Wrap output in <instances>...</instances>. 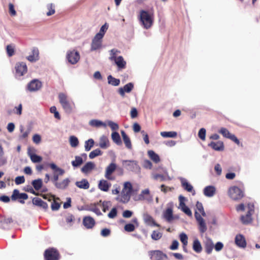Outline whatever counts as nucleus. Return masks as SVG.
<instances>
[{
	"instance_id": "1",
	"label": "nucleus",
	"mask_w": 260,
	"mask_h": 260,
	"mask_svg": "<svg viewBox=\"0 0 260 260\" xmlns=\"http://www.w3.org/2000/svg\"><path fill=\"white\" fill-rule=\"evenodd\" d=\"M206 214L202 204L198 201L196 205L194 217L199 225L200 233H204L207 230V226L203 217H206Z\"/></svg>"
},
{
	"instance_id": "2",
	"label": "nucleus",
	"mask_w": 260,
	"mask_h": 260,
	"mask_svg": "<svg viewBox=\"0 0 260 260\" xmlns=\"http://www.w3.org/2000/svg\"><path fill=\"white\" fill-rule=\"evenodd\" d=\"M141 25L145 29L150 28L154 22L153 13L146 10H141L139 15Z\"/></svg>"
},
{
	"instance_id": "3",
	"label": "nucleus",
	"mask_w": 260,
	"mask_h": 260,
	"mask_svg": "<svg viewBox=\"0 0 260 260\" xmlns=\"http://www.w3.org/2000/svg\"><path fill=\"white\" fill-rule=\"evenodd\" d=\"M133 192V186L132 183L129 181L125 182L123 183V188L116 200L122 203H127L131 198Z\"/></svg>"
},
{
	"instance_id": "4",
	"label": "nucleus",
	"mask_w": 260,
	"mask_h": 260,
	"mask_svg": "<svg viewBox=\"0 0 260 260\" xmlns=\"http://www.w3.org/2000/svg\"><path fill=\"white\" fill-rule=\"evenodd\" d=\"M59 103L66 113H71L75 108V104L73 102H70L68 96L64 93L60 92L58 94Z\"/></svg>"
},
{
	"instance_id": "5",
	"label": "nucleus",
	"mask_w": 260,
	"mask_h": 260,
	"mask_svg": "<svg viewBox=\"0 0 260 260\" xmlns=\"http://www.w3.org/2000/svg\"><path fill=\"white\" fill-rule=\"evenodd\" d=\"M228 194L231 199L235 201L240 200L244 196L243 191L240 188L236 186H233L229 188Z\"/></svg>"
},
{
	"instance_id": "6",
	"label": "nucleus",
	"mask_w": 260,
	"mask_h": 260,
	"mask_svg": "<svg viewBox=\"0 0 260 260\" xmlns=\"http://www.w3.org/2000/svg\"><path fill=\"white\" fill-rule=\"evenodd\" d=\"M67 59L72 64H76L80 58L79 52L75 49L68 50L66 55Z\"/></svg>"
},
{
	"instance_id": "7",
	"label": "nucleus",
	"mask_w": 260,
	"mask_h": 260,
	"mask_svg": "<svg viewBox=\"0 0 260 260\" xmlns=\"http://www.w3.org/2000/svg\"><path fill=\"white\" fill-rule=\"evenodd\" d=\"M254 205L252 203H249L247 204V211L246 215H242L241 216V220L244 224H248L251 222L252 218L251 215L254 212Z\"/></svg>"
},
{
	"instance_id": "8",
	"label": "nucleus",
	"mask_w": 260,
	"mask_h": 260,
	"mask_svg": "<svg viewBox=\"0 0 260 260\" xmlns=\"http://www.w3.org/2000/svg\"><path fill=\"white\" fill-rule=\"evenodd\" d=\"M123 165H125L127 167V169L135 173L140 172V167L136 160H123Z\"/></svg>"
},
{
	"instance_id": "9",
	"label": "nucleus",
	"mask_w": 260,
	"mask_h": 260,
	"mask_svg": "<svg viewBox=\"0 0 260 260\" xmlns=\"http://www.w3.org/2000/svg\"><path fill=\"white\" fill-rule=\"evenodd\" d=\"M28 199V195L25 193H20L18 189H14L11 196V199L12 201H16L19 200V202L21 204H24V200Z\"/></svg>"
},
{
	"instance_id": "10",
	"label": "nucleus",
	"mask_w": 260,
	"mask_h": 260,
	"mask_svg": "<svg viewBox=\"0 0 260 260\" xmlns=\"http://www.w3.org/2000/svg\"><path fill=\"white\" fill-rule=\"evenodd\" d=\"M102 39L103 38L100 35H95L91 44V51H95L102 48Z\"/></svg>"
},
{
	"instance_id": "11",
	"label": "nucleus",
	"mask_w": 260,
	"mask_h": 260,
	"mask_svg": "<svg viewBox=\"0 0 260 260\" xmlns=\"http://www.w3.org/2000/svg\"><path fill=\"white\" fill-rule=\"evenodd\" d=\"M44 256L46 260H58L59 259V254L57 251L54 248L46 250Z\"/></svg>"
},
{
	"instance_id": "12",
	"label": "nucleus",
	"mask_w": 260,
	"mask_h": 260,
	"mask_svg": "<svg viewBox=\"0 0 260 260\" xmlns=\"http://www.w3.org/2000/svg\"><path fill=\"white\" fill-rule=\"evenodd\" d=\"M16 75L17 76H22L26 73L27 68L26 63L20 62L16 63L15 66Z\"/></svg>"
},
{
	"instance_id": "13",
	"label": "nucleus",
	"mask_w": 260,
	"mask_h": 260,
	"mask_svg": "<svg viewBox=\"0 0 260 260\" xmlns=\"http://www.w3.org/2000/svg\"><path fill=\"white\" fill-rule=\"evenodd\" d=\"M134 85L129 82L125 84L123 87H120L118 90V92L122 98H124L126 93H130L134 89Z\"/></svg>"
},
{
	"instance_id": "14",
	"label": "nucleus",
	"mask_w": 260,
	"mask_h": 260,
	"mask_svg": "<svg viewBox=\"0 0 260 260\" xmlns=\"http://www.w3.org/2000/svg\"><path fill=\"white\" fill-rule=\"evenodd\" d=\"M116 165L115 163H111L106 169L105 177L109 180H114V178L112 176V173L116 169Z\"/></svg>"
},
{
	"instance_id": "15",
	"label": "nucleus",
	"mask_w": 260,
	"mask_h": 260,
	"mask_svg": "<svg viewBox=\"0 0 260 260\" xmlns=\"http://www.w3.org/2000/svg\"><path fill=\"white\" fill-rule=\"evenodd\" d=\"M149 253L151 260H167L166 255L160 251H151Z\"/></svg>"
},
{
	"instance_id": "16",
	"label": "nucleus",
	"mask_w": 260,
	"mask_h": 260,
	"mask_svg": "<svg viewBox=\"0 0 260 260\" xmlns=\"http://www.w3.org/2000/svg\"><path fill=\"white\" fill-rule=\"evenodd\" d=\"M41 87V82L37 79H34L27 85V89L30 92H34L39 90Z\"/></svg>"
},
{
	"instance_id": "17",
	"label": "nucleus",
	"mask_w": 260,
	"mask_h": 260,
	"mask_svg": "<svg viewBox=\"0 0 260 260\" xmlns=\"http://www.w3.org/2000/svg\"><path fill=\"white\" fill-rule=\"evenodd\" d=\"M143 219L144 223L147 225L159 227V224L156 223L153 217L148 213L143 214Z\"/></svg>"
},
{
	"instance_id": "18",
	"label": "nucleus",
	"mask_w": 260,
	"mask_h": 260,
	"mask_svg": "<svg viewBox=\"0 0 260 260\" xmlns=\"http://www.w3.org/2000/svg\"><path fill=\"white\" fill-rule=\"evenodd\" d=\"M135 201L146 200L148 202L152 201V197L150 196V191L148 189H145L141 192L138 197L134 199Z\"/></svg>"
},
{
	"instance_id": "19",
	"label": "nucleus",
	"mask_w": 260,
	"mask_h": 260,
	"mask_svg": "<svg viewBox=\"0 0 260 260\" xmlns=\"http://www.w3.org/2000/svg\"><path fill=\"white\" fill-rule=\"evenodd\" d=\"M219 132L222 134L223 137L231 139L237 144H239L240 142L237 137L234 135L231 134L226 128L222 127L220 128Z\"/></svg>"
},
{
	"instance_id": "20",
	"label": "nucleus",
	"mask_w": 260,
	"mask_h": 260,
	"mask_svg": "<svg viewBox=\"0 0 260 260\" xmlns=\"http://www.w3.org/2000/svg\"><path fill=\"white\" fill-rule=\"evenodd\" d=\"M27 154L30 157L31 161L34 163L40 162L42 160V157L35 154V149L28 148Z\"/></svg>"
},
{
	"instance_id": "21",
	"label": "nucleus",
	"mask_w": 260,
	"mask_h": 260,
	"mask_svg": "<svg viewBox=\"0 0 260 260\" xmlns=\"http://www.w3.org/2000/svg\"><path fill=\"white\" fill-rule=\"evenodd\" d=\"M26 58L30 62H34L39 59V49L34 47L32 49L31 54L28 55Z\"/></svg>"
},
{
	"instance_id": "22",
	"label": "nucleus",
	"mask_w": 260,
	"mask_h": 260,
	"mask_svg": "<svg viewBox=\"0 0 260 260\" xmlns=\"http://www.w3.org/2000/svg\"><path fill=\"white\" fill-rule=\"evenodd\" d=\"M111 186V183L106 180L102 179L99 181L98 187L101 190L103 191H108Z\"/></svg>"
},
{
	"instance_id": "23",
	"label": "nucleus",
	"mask_w": 260,
	"mask_h": 260,
	"mask_svg": "<svg viewBox=\"0 0 260 260\" xmlns=\"http://www.w3.org/2000/svg\"><path fill=\"white\" fill-rule=\"evenodd\" d=\"M208 146L217 151H222L224 150V148L223 143L221 141L217 142L212 141L208 144Z\"/></svg>"
},
{
	"instance_id": "24",
	"label": "nucleus",
	"mask_w": 260,
	"mask_h": 260,
	"mask_svg": "<svg viewBox=\"0 0 260 260\" xmlns=\"http://www.w3.org/2000/svg\"><path fill=\"white\" fill-rule=\"evenodd\" d=\"M94 219L90 216H85L83 219V224L88 229H92L95 225Z\"/></svg>"
},
{
	"instance_id": "25",
	"label": "nucleus",
	"mask_w": 260,
	"mask_h": 260,
	"mask_svg": "<svg viewBox=\"0 0 260 260\" xmlns=\"http://www.w3.org/2000/svg\"><path fill=\"white\" fill-rule=\"evenodd\" d=\"M98 145L102 149H106L110 146V142L108 138L105 136L102 135L99 139V143Z\"/></svg>"
},
{
	"instance_id": "26",
	"label": "nucleus",
	"mask_w": 260,
	"mask_h": 260,
	"mask_svg": "<svg viewBox=\"0 0 260 260\" xmlns=\"http://www.w3.org/2000/svg\"><path fill=\"white\" fill-rule=\"evenodd\" d=\"M235 243L237 246L241 248L246 246V242L244 237L241 234L237 235L235 237Z\"/></svg>"
},
{
	"instance_id": "27",
	"label": "nucleus",
	"mask_w": 260,
	"mask_h": 260,
	"mask_svg": "<svg viewBox=\"0 0 260 260\" xmlns=\"http://www.w3.org/2000/svg\"><path fill=\"white\" fill-rule=\"evenodd\" d=\"M112 58H114L115 63L119 69H123L125 68L126 61L124 60L122 56H119L116 58H114V57H112Z\"/></svg>"
},
{
	"instance_id": "28",
	"label": "nucleus",
	"mask_w": 260,
	"mask_h": 260,
	"mask_svg": "<svg viewBox=\"0 0 260 260\" xmlns=\"http://www.w3.org/2000/svg\"><path fill=\"white\" fill-rule=\"evenodd\" d=\"M95 167V164L89 161L86 163L81 169V171L84 174H88L90 173Z\"/></svg>"
},
{
	"instance_id": "29",
	"label": "nucleus",
	"mask_w": 260,
	"mask_h": 260,
	"mask_svg": "<svg viewBox=\"0 0 260 260\" xmlns=\"http://www.w3.org/2000/svg\"><path fill=\"white\" fill-rule=\"evenodd\" d=\"M162 215L164 218L169 222H171L174 219L173 210L171 208H168L164 211Z\"/></svg>"
},
{
	"instance_id": "30",
	"label": "nucleus",
	"mask_w": 260,
	"mask_h": 260,
	"mask_svg": "<svg viewBox=\"0 0 260 260\" xmlns=\"http://www.w3.org/2000/svg\"><path fill=\"white\" fill-rule=\"evenodd\" d=\"M215 187L211 185L206 186L204 189V194L205 196L207 197H213L215 194Z\"/></svg>"
},
{
	"instance_id": "31",
	"label": "nucleus",
	"mask_w": 260,
	"mask_h": 260,
	"mask_svg": "<svg viewBox=\"0 0 260 260\" xmlns=\"http://www.w3.org/2000/svg\"><path fill=\"white\" fill-rule=\"evenodd\" d=\"M32 203L34 205L39 206L46 210L48 208L47 204L44 202L42 199L39 198H34L32 199Z\"/></svg>"
},
{
	"instance_id": "32",
	"label": "nucleus",
	"mask_w": 260,
	"mask_h": 260,
	"mask_svg": "<svg viewBox=\"0 0 260 260\" xmlns=\"http://www.w3.org/2000/svg\"><path fill=\"white\" fill-rule=\"evenodd\" d=\"M180 180L181 182L182 187L188 192L193 191V194L195 193V191L193 190L192 186L187 181L186 179L183 178H180Z\"/></svg>"
},
{
	"instance_id": "33",
	"label": "nucleus",
	"mask_w": 260,
	"mask_h": 260,
	"mask_svg": "<svg viewBox=\"0 0 260 260\" xmlns=\"http://www.w3.org/2000/svg\"><path fill=\"white\" fill-rule=\"evenodd\" d=\"M205 247L206 252L208 254H210L212 252L214 247L213 242L211 239L209 238H207L206 239V241L205 242Z\"/></svg>"
},
{
	"instance_id": "34",
	"label": "nucleus",
	"mask_w": 260,
	"mask_h": 260,
	"mask_svg": "<svg viewBox=\"0 0 260 260\" xmlns=\"http://www.w3.org/2000/svg\"><path fill=\"white\" fill-rule=\"evenodd\" d=\"M70 180L69 178H66L60 182L55 183V187L59 189H65L69 185Z\"/></svg>"
},
{
	"instance_id": "35",
	"label": "nucleus",
	"mask_w": 260,
	"mask_h": 260,
	"mask_svg": "<svg viewBox=\"0 0 260 260\" xmlns=\"http://www.w3.org/2000/svg\"><path fill=\"white\" fill-rule=\"evenodd\" d=\"M75 184L78 187L81 189H87L89 187V183L85 179L76 182Z\"/></svg>"
},
{
	"instance_id": "36",
	"label": "nucleus",
	"mask_w": 260,
	"mask_h": 260,
	"mask_svg": "<svg viewBox=\"0 0 260 260\" xmlns=\"http://www.w3.org/2000/svg\"><path fill=\"white\" fill-rule=\"evenodd\" d=\"M111 138L113 141L117 145L122 144L120 136L117 132H113L111 134Z\"/></svg>"
},
{
	"instance_id": "37",
	"label": "nucleus",
	"mask_w": 260,
	"mask_h": 260,
	"mask_svg": "<svg viewBox=\"0 0 260 260\" xmlns=\"http://www.w3.org/2000/svg\"><path fill=\"white\" fill-rule=\"evenodd\" d=\"M148 155L150 158L155 163H158L160 161L159 156L153 150H148Z\"/></svg>"
},
{
	"instance_id": "38",
	"label": "nucleus",
	"mask_w": 260,
	"mask_h": 260,
	"mask_svg": "<svg viewBox=\"0 0 260 260\" xmlns=\"http://www.w3.org/2000/svg\"><path fill=\"white\" fill-rule=\"evenodd\" d=\"M107 79L108 84L112 86H117L120 84V80L115 78L111 75H109L107 77Z\"/></svg>"
},
{
	"instance_id": "39",
	"label": "nucleus",
	"mask_w": 260,
	"mask_h": 260,
	"mask_svg": "<svg viewBox=\"0 0 260 260\" xmlns=\"http://www.w3.org/2000/svg\"><path fill=\"white\" fill-rule=\"evenodd\" d=\"M89 124L92 126L100 127L103 126L106 127L107 125L106 123L97 119H92L89 121Z\"/></svg>"
},
{
	"instance_id": "40",
	"label": "nucleus",
	"mask_w": 260,
	"mask_h": 260,
	"mask_svg": "<svg viewBox=\"0 0 260 260\" xmlns=\"http://www.w3.org/2000/svg\"><path fill=\"white\" fill-rule=\"evenodd\" d=\"M83 162V160L82 157L79 156H76L75 160L72 161L71 164L74 168H78L80 167Z\"/></svg>"
},
{
	"instance_id": "41",
	"label": "nucleus",
	"mask_w": 260,
	"mask_h": 260,
	"mask_svg": "<svg viewBox=\"0 0 260 260\" xmlns=\"http://www.w3.org/2000/svg\"><path fill=\"white\" fill-rule=\"evenodd\" d=\"M192 248L193 250L197 253H200L201 252L202 247L201 243L198 239H196L194 240Z\"/></svg>"
},
{
	"instance_id": "42",
	"label": "nucleus",
	"mask_w": 260,
	"mask_h": 260,
	"mask_svg": "<svg viewBox=\"0 0 260 260\" xmlns=\"http://www.w3.org/2000/svg\"><path fill=\"white\" fill-rule=\"evenodd\" d=\"M31 184L36 190H39L42 187L43 181L41 179H36L32 181Z\"/></svg>"
},
{
	"instance_id": "43",
	"label": "nucleus",
	"mask_w": 260,
	"mask_h": 260,
	"mask_svg": "<svg viewBox=\"0 0 260 260\" xmlns=\"http://www.w3.org/2000/svg\"><path fill=\"white\" fill-rule=\"evenodd\" d=\"M160 134L164 138H175L177 135V133L174 131L161 132Z\"/></svg>"
},
{
	"instance_id": "44",
	"label": "nucleus",
	"mask_w": 260,
	"mask_h": 260,
	"mask_svg": "<svg viewBox=\"0 0 260 260\" xmlns=\"http://www.w3.org/2000/svg\"><path fill=\"white\" fill-rule=\"evenodd\" d=\"M179 238L183 244V248L185 249V247L188 244V237L187 235L185 233L182 232L180 234Z\"/></svg>"
},
{
	"instance_id": "45",
	"label": "nucleus",
	"mask_w": 260,
	"mask_h": 260,
	"mask_svg": "<svg viewBox=\"0 0 260 260\" xmlns=\"http://www.w3.org/2000/svg\"><path fill=\"white\" fill-rule=\"evenodd\" d=\"M49 166L52 170H54L55 172H57V174L59 175V176L62 175L64 173V171L63 169L58 167L54 163L50 164Z\"/></svg>"
},
{
	"instance_id": "46",
	"label": "nucleus",
	"mask_w": 260,
	"mask_h": 260,
	"mask_svg": "<svg viewBox=\"0 0 260 260\" xmlns=\"http://www.w3.org/2000/svg\"><path fill=\"white\" fill-rule=\"evenodd\" d=\"M69 142L72 147L75 148L79 145L78 139L76 137L74 136H71L70 137Z\"/></svg>"
},
{
	"instance_id": "47",
	"label": "nucleus",
	"mask_w": 260,
	"mask_h": 260,
	"mask_svg": "<svg viewBox=\"0 0 260 260\" xmlns=\"http://www.w3.org/2000/svg\"><path fill=\"white\" fill-rule=\"evenodd\" d=\"M94 141L92 139H89L85 142V150L86 151H89L91 148L93 146Z\"/></svg>"
},
{
	"instance_id": "48",
	"label": "nucleus",
	"mask_w": 260,
	"mask_h": 260,
	"mask_svg": "<svg viewBox=\"0 0 260 260\" xmlns=\"http://www.w3.org/2000/svg\"><path fill=\"white\" fill-rule=\"evenodd\" d=\"M151 238L154 240H158L162 237V233L158 231H153L151 235Z\"/></svg>"
},
{
	"instance_id": "49",
	"label": "nucleus",
	"mask_w": 260,
	"mask_h": 260,
	"mask_svg": "<svg viewBox=\"0 0 260 260\" xmlns=\"http://www.w3.org/2000/svg\"><path fill=\"white\" fill-rule=\"evenodd\" d=\"M102 154V152L99 149H96L93 151H92L89 155V157L90 159H93L94 157L101 155Z\"/></svg>"
},
{
	"instance_id": "50",
	"label": "nucleus",
	"mask_w": 260,
	"mask_h": 260,
	"mask_svg": "<svg viewBox=\"0 0 260 260\" xmlns=\"http://www.w3.org/2000/svg\"><path fill=\"white\" fill-rule=\"evenodd\" d=\"M50 112L51 113L54 114V116L55 118L57 119H60V116L59 115V112L57 111L56 108L55 106H52L50 108Z\"/></svg>"
},
{
	"instance_id": "51",
	"label": "nucleus",
	"mask_w": 260,
	"mask_h": 260,
	"mask_svg": "<svg viewBox=\"0 0 260 260\" xmlns=\"http://www.w3.org/2000/svg\"><path fill=\"white\" fill-rule=\"evenodd\" d=\"M107 124L112 131H116L119 129L118 124L111 120H108Z\"/></svg>"
},
{
	"instance_id": "52",
	"label": "nucleus",
	"mask_w": 260,
	"mask_h": 260,
	"mask_svg": "<svg viewBox=\"0 0 260 260\" xmlns=\"http://www.w3.org/2000/svg\"><path fill=\"white\" fill-rule=\"evenodd\" d=\"M122 139L126 147L129 149H131L132 148V143L131 140L128 137V136L125 137Z\"/></svg>"
},
{
	"instance_id": "53",
	"label": "nucleus",
	"mask_w": 260,
	"mask_h": 260,
	"mask_svg": "<svg viewBox=\"0 0 260 260\" xmlns=\"http://www.w3.org/2000/svg\"><path fill=\"white\" fill-rule=\"evenodd\" d=\"M108 25H107L106 23H105L101 27L99 32L97 33L96 35H100L101 36V37L103 38L105 32L108 29Z\"/></svg>"
},
{
	"instance_id": "54",
	"label": "nucleus",
	"mask_w": 260,
	"mask_h": 260,
	"mask_svg": "<svg viewBox=\"0 0 260 260\" xmlns=\"http://www.w3.org/2000/svg\"><path fill=\"white\" fill-rule=\"evenodd\" d=\"M206 131L204 128H202L200 129L198 136L202 140L204 141L206 138Z\"/></svg>"
},
{
	"instance_id": "55",
	"label": "nucleus",
	"mask_w": 260,
	"mask_h": 260,
	"mask_svg": "<svg viewBox=\"0 0 260 260\" xmlns=\"http://www.w3.org/2000/svg\"><path fill=\"white\" fill-rule=\"evenodd\" d=\"M111 205V203L110 201H104L102 203V206L103 207V211L106 212Z\"/></svg>"
},
{
	"instance_id": "56",
	"label": "nucleus",
	"mask_w": 260,
	"mask_h": 260,
	"mask_svg": "<svg viewBox=\"0 0 260 260\" xmlns=\"http://www.w3.org/2000/svg\"><path fill=\"white\" fill-rule=\"evenodd\" d=\"M117 214V210L116 208H113L110 212L108 213V216L109 218H114Z\"/></svg>"
},
{
	"instance_id": "57",
	"label": "nucleus",
	"mask_w": 260,
	"mask_h": 260,
	"mask_svg": "<svg viewBox=\"0 0 260 260\" xmlns=\"http://www.w3.org/2000/svg\"><path fill=\"white\" fill-rule=\"evenodd\" d=\"M124 229L125 231L131 232L135 230V227L134 224L132 223H128L125 225Z\"/></svg>"
},
{
	"instance_id": "58",
	"label": "nucleus",
	"mask_w": 260,
	"mask_h": 260,
	"mask_svg": "<svg viewBox=\"0 0 260 260\" xmlns=\"http://www.w3.org/2000/svg\"><path fill=\"white\" fill-rule=\"evenodd\" d=\"M47 9L49 10L46 14L47 16H51L55 13L54 7L52 4L47 5Z\"/></svg>"
},
{
	"instance_id": "59",
	"label": "nucleus",
	"mask_w": 260,
	"mask_h": 260,
	"mask_svg": "<svg viewBox=\"0 0 260 260\" xmlns=\"http://www.w3.org/2000/svg\"><path fill=\"white\" fill-rule=\"evenodd\" d=\"M16 184L19 185L24 183L25 178L23 176L16 177L15 179Z\"/></svg>"
},
{
	"instance_id": "60",
	"label": "nucleus",
	"mask_w": 260,
	"mask_h": 260,
	"mask_svg": "<svg viewBox=\"0 0 260 260\" xmlns=\"http://www.w3.org/2000/svg\"><path fill=\"white\" fill-rule=\"evenodd\" d=\"M152 178L155 180L160 179L161 181H164L166 180V178L162 175H160L158 174H154L152 173L151 174Z\"/></svg>"
},
{
	"instance_id": "61",
	"label": "nucleus",
	"mask_w": 260,
	"mask_h": 260,
	"mask_svg": "<svg viewBox=\"0 0 260 260\" xmlns=\"http://www.w3.org/2000/svg\"><path fill=\"white\" fill-rule=\"evenodd\" d=\"M179 208L181 210L182 209L184 208V207L186 206L184 203V202L185 201V198H184V197H183L182 196H180L179 197Z\"/></svg>"
},
{
	"instance_id": "62",
	"label": "nucleus",
	"mask_w": 260,
	"mask_h": 260,
	"mask_svg": "<svg viewBox=\"0 0 260 260\" xmlns=\"http://www.w3.org/2000/svg\"><path fill=\"white\" fill-rule=\"evenodd\" d=\"M110 57H109V59L111 61H114V58H112V57H114V58H116L118 56H116V54L117 52H118V51L116 49H113L110 50Z\"/></svg>"
},
{
	"instance_id": "63",
	"label": "nucleus",
	"mask_w": 260,
	"mask_h": 260,
	"mask_svg": "<svg viewBox=\"0 0 260 260\" xmlns=\"http://www.w3.org/2000/svg\"><path fill=\"white\" fill-rule=\"evenodd\" d=\"M110 230L109 229H104L101 231V235L104 237H108L110 234Z\"/></svg>"
},
{
	"instance_id": "64",
	"label": "nucleus",
	"mask_w": 260,
	"mask_h": 260,
	"mask_svg": "<svg viewBox=\"0 0 260 260\" xmlns=\"http://www.w3.org/2000/svg\"><path fill=\"white\" fill-rule=\"evenodd\" d=\"M143 167L146 169H151L152 167V164L149 160H145L143 162Z\"/></svg>"
}]
</instances>
